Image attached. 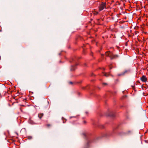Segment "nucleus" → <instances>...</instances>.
Listing matches in <instances>:
<instances>
[{
    "label": "nucleus",
    "mask_w": 148,
    "mask_h": 148,
    "mask_svg": "<svg viewBox=\"0 0 148 148\" xmlns=\"http://www.w3.org/2000/svg\"><path fill=\"white\" fill-rule=\"evenodd\" d=\"M106 55L110 58L111 59L116 58L118 57V56L117 55H114L110 51H108L106 52Z\"/></svg>",
    "instance_id": "obj_1"
},
{
    "label": "nucleus",
    "mask_w": 148,
    "mask_h": 148,
    "mask_svg": "<svg viewBox=\"0 0 148 148\" xmlns=\"http://www.w3.org/2000/svg\"><path fill=\"white\" fill-rule=\"evenodd\" d=\"M104 8H106V3L101 2L99 7V11L103 10Z\"/></svg>",
    "instance_id": "obj_2"
},
{
    "label": "nucleus",
    "mask_w": 148,
    "mask_h": 148,
    "mask_svg": "<svg viewBox=\"0 0 148 148\" xmlns=\"http://www.w3.org/2000/svg\"><path fill=\"white\" fill-rule=\"evenodd\" d=\"M140 79L143 82H145L147 81V79L145 76L143 75L140 78Z\"/></svg>",
    "instance_id": "obj_3"
},
{
    "label": "nucleus",
    "mask_w": 148,
    "mask_h": 148,
    "mask_svg": "<svg viewBox=\"0 0 148 148\" xmlns=\"http://www.w3.org/2000/svg\"><path fill=\"white\" fill-rule=\"evenodd\" d=\"M43 114L42 113H40L38 114V117L40 119H41V118L43 116Z\"/></svg>",
    "instance_id": "obj_4"
},
{
    "label": "nucleus",
    "mask_w": 148,
    "mask_h": 148,
    "mask_svg": "<svg viewBox=\"0 0 148 148\" xmlns=\"http://www.w3.org/2000/svg\"><path fill=\"white\" fill-rule=\"evenodd\" d=\"M92 13L94 15H97L98 14V12L94 10L92 12Z\"/></svg>",
    "instance_id": "obj_5"
},
{
    "label": "nucleus",
    "mask_w": 148,
    "mask_h": 148,
    "mask_svg": "<svg viewBox=\"0 0 148 148\" xmlns=\"http://www.w3.org/2000/svg\"><path fill=\"white\" fill-rule=\"evenodd\" d=\"M46 126H47L48 127H51V125L50 124H47L46 125Z\"/></svg>",
    "instance_id": "obj_6"
},
{
    "label": "nucleus",
    "mask_w": 148,
    "mask_h": 148,
    "mask_svg": "<svg viewBox=\"0 0 148 148\" xmlns=\"http://www.w3.org/2000/svg\"><path fill=\"white\" fill-rule=\"evenodd\" d=\"M104 75H105V76H106V77H107L108 76V75L106 74V73H105Z\"/></svg>",
    "instance_id": "obj_7"
},
{
    "label": "nucleus",
    "mask_w": 148,
    "mask_h": 148,
    "mask_svg": "<svg viewBox=\"0 0 148 148\" xmlns=\"http://www.w3.org/2000/svg\"><path fill=\"white\" fill-rule=\"evenodd\" d=\"M47 103L49 104V106H50V104H49V101H47Z\"/></svg>",
    "instance_id": "obj_8"
},
{
    "label": "nucleus",
    "mask_w": 148,
    "mask_h": 148,
    "mask_svg": "<svg viewBox=\"0 0 148 148\" xmlns=\"http://www.w3.org/2000/svg\"><path fill=\"white\" fill-rule=\"evenodd\" d=\"M83 122H84V124L86 123V122L85 121H84Z\"/></svg>",
    "instance_id": "obj_9"
},
{
    "label": "nucleus",
    "mask_w": 148,
    "mask_h": 148,
    "mask_svg": "<svg viewBox=\"0 0 148 148\" xmlns=\"http://www.w3.org/2000/svg\"><path fill=\"white\" fill-rule=\"evenodd\" d=\"M103 84L105 85H106L107 84L105 83H103Z\"/></svg>",
    "instance_id": "obj_10"
},
{
    "label": "nucleus",
    "mask_w": 148,
    "mask_h": 148,
    "mask_svg": "<svg viewBox=\"0 0 148 148\" xmlns=\"http://www.w3.org/2000/svg\"><path fill=\"white\" fill-rule=\"evenodd\" d=\"M70 83L71 84H73L72 82H70Z\"/></svg>",
    "instance_id": "obj_11"
},
{
    "label": "nucleus",
    "mask_w": 148,
    "mask_h": 148,
    "mask_svg": "<svg viewBox=\"0 0 148 148\" xmlns=\"http://www.w3.org/2000/svg\"><path fill=\"white\" fill-rule=\"evenodd\" d=\"M0 97H1V94L0 93Z\"/></svg>",
    "instance_id": "obj_12"
},
{
    "label": "nucleus",
    "mask_w": 148,
    "mask_h": 148,
    "mask_svg": "<svg viewBox=\"0 0 148 148\" xmlns=\"http://www.w3.org/2000/svg\"><path fill=\"white\" fill-rule=\"evenodd\" d=\"M20 109H21V112H22V110H21V108Z\"/></svg>",
    "instance_id": "obj_13"
}]
</instances>
